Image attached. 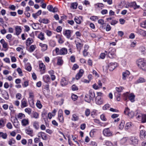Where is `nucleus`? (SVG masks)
<instances>
[{
	"label": "nucleus",
	"mask_w": 146,
	"mask_h": 146,
	"mask_svg": "<svg viewBox=\"0 0 146 146\" xmlns=\"http://www.w3.org/2000/svg\"><path fill=\"white\" fill-rule=\"evenodd\" d=\"M138 67L143 70L146 72V61L143 59H139L136 62Z\"/></svg>",
	"instance_id": "nucleus-1"
},
{
	"label": "nucleus",
	"mask_w": 146,
	"mask_h": 146,
	"mask_svg": "<svg viewBox=\"0 0 146 146\" xmlns=\"http://www.w3.org/2000/svg\"><path fill=\"white\" fill-rule=\"evenodd\" d=\"M95 97V95L94 91L90 90L89 92V94H86L85 96V100L88 102H90L91 100Z\"/></svg>",
	"instance_id": "nucleus-2"
},
{
	"label": "nucleus",
	"mask_w": 146,
	"mask_h": 146,
	"mask_svg": "<svg viewBox=\"0 0 146 146\" xmlns=\"http://www.w3.org/2000/svg\"><path fill=\"white\" fill-rule=\"evenodd\" d=\"M56 53L57 54L65 55L67 53V50L65 48H62L60 49L58 48H56L55 49Z\"/></svg>",
	"instance_id": "nucleus-3"
},
{
	"label": "nucleus",
	"mask_w": 146,
	"mask_h": 146,
	"mask_svg": "<svg viewBox=\"0 0 146 146\" xmlns=\"http://www.w3.org/2000/svg\"><path fill=\"white\" fill-rule=\"evenodd\" d=\"M115 48H109L108 50V52L105 51V52L106 54H108V56L109 58H112L115 56Z\"/></svg>",
	"instance_id": "nucleus-4"
},
{
	"label": "nucleus",
	"mask_w": 146,
	"mask_h": 146,
	"mask_svg": "<svg viewBox=\"0 0 146 146\" xmlns=\"http://www.w3.org/2000/svg\"><path fill=\"white\" fill-rule=\"evenodd\" d=\"M103 133L104 135L106 137H111L113 135L112 132L110 131L109 128L104 129Z\"/></svg>",
	"instance_id": "nucleus-5"
},
{
	"label": "nucleus",
	"mask_w": 146,
	"mask_h": 146,
	"mask_svg": "<svg viewBox=\"0 0 146 146\" xmlns=\"http://www.w3.org/2000/svg\"><path fill=\"white\" fill-rule=\"evenodd\" d=\"M124 113L131 118L133 117L134 115L133 112L131 111L130 112V109L128 108H126L125 109Z\"/></svg>",
	"instance_id": "nucleus-6"
},
{
	"label": "nucleus",
	"mask_w": 146,
	"mask_h": 146,
	"mask_svg": "<svg viewBox=\"0 0 146 146\" xmlns=\"http://www.w3.org/2000/svg\"><path fill=\"white\" fill-rule=\"evenodd\" d=\"M130 141L131 142V144L135 146L137 145L138 140L137 137L135 136L132 137L131 138Z\"/></svg>",
	"instance_id": "nucleus-7"
},
{
	"label": "nucleus",
	"mask_w": 146,
	"mask_h": 146,
	"mask_svg": "<svg viewBox=\"0 0 146 146\" xmlns=\"http://www.w3.org/2000/svg\"><path fill=\"white\" fill-rule=\"evenodd\" d=\"M0 42L2 44L3 48L5 49L4 50L6 51L8 48V45L7 43L3 39H2L0 40Z\"/></svg>",
	"instance_id": "nucleus-8"
},
{
	"label": "nucleus",
	"mask_w": 146,
	"mask_h": 146,
	"mask_svg": "<svg viewBox=\"0 0 146 146\" xmlns=\"http://www.w3.org/2000/svg\"><path fill=\"white\" fill-rule=\"evenodd\" d=\"M117 66V63L111 62L109 63L108 66V68L110 71H113Z\"/></svg>",
	"instance_id": "nucleus-9"
},
{
	"label": "nucleus",
	"mask_w": 146,
	"mask_h": 146,
	"mask_svg": "<svg viewBox=\"0 0 146 146\" xmlns=\"http://www.w3.org/2000/svg\"><path fill=\"white\" fill-rule=\"evenodd\" d=\"M39 68L41 74H43L45 72L46 69L45 66L43 63L39 64Z\"/></svg>",
	"instance_id": "nucleus-10"
},
{
	"label": "nucleus",
	"mask_w": 146,
	"mask_h": 146,
	"mask_svg": "<svg viewBox=\"0 0 146 146\" xmlns=\"http://www.w3.org/2000/svg\"><path fill=\"white\" fill-rule=\"evenodd\" d=\"M84 72V71L82 69H80L76 76V79L77 80L80 79L82 76Z\"/></svg>",
	"instance_id": "nucleus-11"
},
{
	"label": "nucleus",
	"mask_w": 146,
	"mask_h": 146,
	"mask_svg": "<svg viewBox=\"0 0 146 146\" xmlns=\"http://www.w3.org/2000/svg\"><path fill=\"white\" fill-rule=\"evenodd\" d=\"M140 136L145 137L146 136V132L144 129V127L143 126H140Z\"/></svg>",
	"instance_id": "nucleus-12"
},
{
	"label": "nucleus",
	"mask_w": 146,
	"mask_h": 146,
	"mask_svg": "<svg viewBox=\"0 0 146 146\" xmlns=\"http://www.w3.org/2000/svg\"><path fill=\"white\" fill-rule=\"evenodd\" d=\"M47 9L50 11L54 13L57 12L58 11V9L57 7H55L53 8L52 5H49L47 7Z\"/></svg>",
	"instance_id": "nucleus-13"
},
{
	"label": "nucleus",
	"mask_w": 146,
	"mask_h": 146,
	"mask_svg": "<svg viewBox=\"0 0 146 146\" xmlns=\"http://www.w3.org/2000/svg\"><path fill=\"white\" fill-rule=\"evenodd\" d=\"M96 102L98 105H101L103 103V100L102 97L96 96Z\"/></svg>",
	"instance_id": "nucleus-14"
},
{
	"label": "nucleus",
	"mask_w": 146,
	"mask_h": 146,
	"mask_svg": "<svg viewBox=\"0 0 146 146\" xmlns=\"http://www.w3.org/2000/svg\"><path fill=\"white\" fill-rule=\"evenodd\" d=\"M130 74L128 70H126L123 72L122 79L123 80H125L127 78Z\"/></svg>",
	"instance_id": "nucleus-15"
},
{
	"label": "nucleus",
	"mask_w": 146,
	"mask_h": 146,
	"mask_svg": "<svg viewBox=\"0 0 146 146\" xmlns=\"http://www.w3.org/2000/svg\"><path fill=\"white\" fill-rule=\"evenodd\" d=\"M2 95L4 98L6 100H8L9 98V95L7 92L6 90L2 91Z\"/></svg>",
	"instance_id": "nucleus-16"
},
{
	"label": "nucleus",
	"mask_w": 146,
	"mask_h": 146,
	"mask_svg": "<svg viewBox=\"0 0 146 146\" xmlns=\"http://www.w3.org/2000/svg\"><path fill=\"white\" fill-rule=\"evenodd\" d=\"M63 34L68 38H69L71 36V31L69 30H66Z\"/></svg>",
	"instance_id": "nucleus-17"
},
{
	"label": "nucleus",
	"mask_w": 146,
	"mask_h": 146,
	"mask_svg": "<svg viewBox=\"0 0 146 146\" xmlns=\"http://www.w3.org/2000/svg\"><path fill=\"white\" fill-rule=\"evenodd\" d=\"M82 20V16H79V17L76 16L74 19V20L76 23L78 24L81 23Z\"/></svg>",
	"instance_id": "nucleus-18"
},
{
	"label": "nucleus",
	"mask_w": 146,
	"mask_h": 146,
	"mask_svg": "<svg viewBox=\"0 0 146 146\" xmlns=\"http://www.w3.org/2000/svg\"><path fill=\"white\" fill-rule=\"evenodd\" d=\"M15 31L16 32V35L18 36L21 33L22 29L20 26H17L15 27Z\"/></svg>",
	"instance_id": "nucleus-19"
},
{
	"label": "nucleus",
	"mask_w": 146,
	"mask_h": 146,
	"mask_svg": "<svg viewBox=\"0 0 146 146\" xmlns=\"http://www.w3.org/2000/svg\"><path fill=\"white\" fill-rule=\"evenodd\" d=\"M38 21L40 23L45 24H47L50 22V21L48 19L46 18H40Z\"/></svg>",
	"instance_id": "nucleus-20"
},
{
	"label": "nucleus",
	"mask_w": 146,
	"mask_h": 146,
	"mask_svg": "<svg viewBox=\"0 0 146 146\" xmlns=\"http://www.w3.org/2000/svg\"><path fill=\"white\" fill-rule=\"evenodd\" d=\"M39 46L42 48V51H45L47 50L48 46L47 44L40 43L39 44Z\"/></svg>",
	"instance_id": "nucleus-21"
},
{
	"label": "nucleus",
	"mask_w": 146,
	"mask_h": 146,
	"mask_svg": "<svg viewBox=\"0 0 146 146\" xmlns=\"http://www.w3.org/2000/svg\"><path fill=\"white\" fill-rule=\"evenodd\" d=\"M28 106L27 101L26 100L23 99L21 102V108H23L24 107H27Z\"/></svg>",
	"instance_id": "nucleus-22"
},
{
	"label": "nucleus",
	"mask_w": 146,
	"mask_h": 146,
	"mask_svg": "<svg viewBox=\"0 0 146 146\" xmlns=\"http://www.w3.org/2000/svg\"><path fill=\"white\" fill-rule=\"evenodd\" d=\"M68 81L66 78H62L60 81V84L62 86H66L67 84Z\"/></svg>",
	"instance_id": "nucleus-23"
},
{
	"label": "nucleus",
	"mask_w": 146,
	"mask_h": 146,
	"mask_svg": "<svg viewBox=\"0 0 146 146\" xmlns=\"http://www.w3.org/2000/svg\"><path fill=\"white\" fill-rule=\"evenodd\" d=\"M43 79L44 81L46 83H48L50 80V78L48 75L44 76L43 77Z\"/></svg>",
	"instance_id": "nucleus-24"
},
{
	"label": "nucleus",
	"mask_w": 146,
	"mask_h": 146,
	"mask_svg": "<svg viewBox=\"0 0 146 146\" xmlns=\"http://www.w3.org/2000/svg\"><path fill=\"white\" fill-rule=\"evenodd\" d=\"M62 112L61 110H59L58 111V117L59 120L61 122H63V117L61 113V112Z\"/></svg>",
	"instance_id": "nucleus-25"
},
{
	"label": "nucleus",
	"mask_w": 146,
	"mask_h": 146,
	"mask_svg": "<svg viewBox=\"0 0 146 146\" xmlns=\"http://www.w3.org/2000/svg\"><path fill=\"white\" fill-rule=\"evenodd\" d=\"M26 133L31 136H33V129L31 128H29L25 130Z\"/></svg>",
	"instance_id": "nucleus-26"
},
{
	"label": "nucleus",
	"mask_w": 146,
	"mask_h": 146,
	"mask_svg": "<svg viewBox=\"0 0 146 146\" xmlns=\"http://www.w3.org/2000/svg\"><path fill=\"white\" fill-rule=\"evenodd\" d=\"M33 40L31 38H28L26 41V44L27 46H29L33 42Z\"/></svg>",
	"instance_id": "nucleus-27"
},
{
	"label": "nucleus",
	"mask_w": 146,
	"mask_h": 146,
	"mask_svg": "<svg viewBox=\"0 0 146 146\" xmlns=\"http://www.w3.org/2000/svg\"><path fill=\"white\" fill-rule=\"evenodd\" d=\"M21 123L23 126H25L29 124V120L28 119H23L21 121Z\"/></svg>",
	"instance_id": "nucleus-28"
},
{
	"label": "nucleus",
	"mask_w": 146,
	"mask_h": 146,
	"mask_svg": "<svg viewBox=\"0 0 146 146\" xmlns=\"http://www.w3.org/2000/svg\"><path fill=\"white\" fill-rule=\"evenodd\" d=\"M40 133V134L43 140H46L47 139L48 137L44 133L41 132Z\"/></svg>",
	"instance_id": "nucleus-29"
},
{
	"label": "nucleus",
	"mask_w": 146,
	"mask_h": 146,
	"mask_svg": "<svg viewBox=\"0 0 146 146\" xmlns=\"http://www.w3.org/2000/svg\"><path fill=\"white\" fill-rule=\"evenodd\" d=\"M94 6L96 8H99L102 9V7H104L103 4L101 3H98L95 4H94Z\"/></svg>",
	"instance_id": "nucleus-30"
},
{
	"label": "nucleus",
	"mask_w": 146,
	"mask_h": 146,
	"mask_svg": "<svg viewBox=\"0 0 146 146\" xmlns=\"http://www.w3.org/2000/svg\"><path fill=\"white\" fill-rule=\"evenodd\" d=\"M76 46L77 49L79 51V52H80V50L83 47V45L81 43L79 42H77L76 43Z\"/></svg>",
	"instance_id": "nucleus-31"
},
{
	"label": "nucleus",
	"mask_w": 146,
	"mask_h": 146,
	"mask_svg": "<svg viewBox=\"0 0 146 146\" xmlns=\"http://www.w3.org/2000/svg\"><path fill=\"white\" fill-rule=\"evenodd\" d=\"M56 38L58 39V41L59 43L62 44L64 42V41L60 35H57L56 36Z\"/></svg>",
	"instance_id": "nucleus-32"
},
{
	"label": "nucleus",
	"mask_w": 146,
	"mask_h": 146,
	"mask_svg": "<svg viewBox=\"0 0 146 146\" xmlns=\"http://www.w3.org/2000/svg\"><path fill=\"white\" fill-rule=\"evenodd\" d=\"M135 96L132 93H131L129 95V100L131 102H133L135 101Z\"/></svg>",
	"instance_id": "nucleus-33"
},
{
	"label": "nucleus",
	"mask_w": 146,
	"mask_h": 146,
	"mask_svg": "<svg viewBox=\"0 0 146 146\" xmlns=\"http://www.w3.org/2000/svg\"><path fill=\"white\" fill-rule=\"evenodd\" d=\"M6 122L5 120L2 118L0 119V126L3 127L4 126Z\"/></svg>",
	"instance_id": "nucleus-34"
},
{
	"label": "nucleus",
	"mask_w": 146,
	"mask_h": 146,
	"mask_svg": "<svg viewBox=\"0 0 146 146\" xmlns=\"http://www.w3.org/2000/svg\"><path fill=\"white\" fill-rule=\"evenodd\" d=\"M38 37L41 40H43L45 39V38L44 37V33L41 32L38 35Z\"/></svg>",
	"instance_id": "nucleus-35"
},
{
	"label": "nucleus",
	"mask_w": 146,
	"mask_h": 146,
	"mask_svg": "<svg viewBox=\"0 0 146 146\" xmlns=\"http://www.w3.org/2000/svg\"><path fill=\"white\" fill-rule=\"evenodd\" d=\"M124 121L123 120H121L119 125V129L121 130L124 127Z\"/></svg>",
	"instance_id": "nucleus-36"
},
{
	"label": "nucleus",
	"mask_w": 146,
	"mask_h": 146,
	"mask_svg": "<svg viewBox=\"0 0 146 146\" xmlns=\"http://www.w3.org/2000/svg\"><path fill=\"white\" fill-rule=\"evenodd\" d=\"M7 134L6 133H4L3 132H0V137H2L3 139H6L7 137Z\"/></svg>",
	"instance_id": "nucleus-37"
},
{
	"label": "nucleus",
	"mask_w": 146,
	"mask_h": 146,
	"mask_svg": "<svg viewBox=\"0 0 146 146\" xmlns=\"http://www.w3.org/2000/svg\"><path fill=\"white\" fill-rule=\"evenodd\" d=\"M36 48V46L35 45H31L30 47L29 51L30 52H33Z\"/></svg>",
	"instance_id": "nucleus-38"
},
{
	"label": "nucleus",
	"mask_w": 146,
	"mask_h": 146,
	"mask_svg": "<svg viewBox=\"0 0 146 146\" xmlns=\"http://www.w3.org/2000/svg\"><path fill=\"white\" fill-rule=\"evenodd\" d=\"M79 119L78 116L76 114H74L72 115V121H77Z\"/></svg>",
	"instance_id": "nucleus-39"
},
{
	"label": "nucleus",
	"mask_w": 146,
	"mask_h": 146,
	"mask_svg": "<svg viewBox=\"0 0 146 146\" xmlns=\"http://www.w3.org/2000/svg\"><path fill=\"white\" fill-rule=\"evenodd\" d=\"M29 100L30 101H33L34 98V96L32 92H30L29 94Z\"/></svg>",
	"instance_id": "nucleus-40"
},
{
	"label": "nucleus",
	"mask_w": 146,
	"mask_h": 146,
	"mask_svg": "<svg viewBox=\"0 0 146 146\" xmlns=\"http://www.w3.org/2000/svg\"><path fill=\"white\" fill-rule=\"evenodd\" d=\"M140 121L142 123H145L146 122V115L143 114L141 117V120Z\"/></svg>",
	"instance_id": "nucleus-41"
},
{
	"label": "nucleus",
	"mask_w": 146,
	"mask_h": 146,
	"mask_svg": "<svg viewBox=\"0 0 146 146\" xmlns=\"http://www.w3.org/2000/svg\"><path fill=\"white\" fill-rule=\"evenodd\" d=\"M17 117L18 119H22L25 117V115L22 113H20L18 114Z\"/></svg>",
	"instance_id": "nucleus-42"
},
{
	"label": "nucleus",
	"mask_w": 146,
	"mask_h": 146,
	"mask_svg": "<svg viewBox=\"0 0 146 146\" xmlns=\"http://www.w3.org/2000/svg\"><path fill=\"white\" fill-rule=\"evenodd\" d=\"M36 105L37 107L39 109H41L42 107V105L41 104L40 101L39 100L37 101Z\"/></svg>",
	"instance_id": "nucleus-43"
},
{
	"label": "nucleus",
	"mask_w": 146,
	"mask_h": 146,
	"mask_svg": "<svg viewBox=\"0 0 146 146\" xmlns=\"http://www.w3.org/2000/svg\"><path fill=\"white\" fill-rule=\"evenodd\" d=\"M132 126L131 123L130 122H128L126 124L125 128V129H127Z\"/></svg>",
	"instance_id": "nucleus-44"
},
{
	"label": "nucleus",
	"mask_w": 146,
	"mask_h": 146,
	"mask_svg": "<svg viewBox=\"0 0 146 146\" xmlns=\"http://www.w3.org/2000/svg\"><path fill=\"white\" fill-rule=\"evenodd\" d=\"M33 126L36 129H38L39 128L38 122L37 121L34 122L33 124Z\"/></svg>",
	"instance_id": "nucleus-45"
},
{
	"label": "nucleus",
	"mask_w": 146,
	"mask_h": 146,
	"mask_svg": "<svg viewBox=\"0 0 146 146\" xmlns=\"http://www.w3.org/2000/svg\"><path fill=\"white\" fill-rule=\"evenodd\" d=\"M33 117L35 119H37L39 117V115L36 112H34L33 113Z\"/></svg>",
	"instance_id": "nucleus-46"
},
{
	"label": "nucleus",
	"mask_w": 146,
	"mask_h": 146,
	"mask_svg": "<svg viewBox=\"0 0 146 146\" xmlns=\"http://www.w3.org/2000/svg\"><path fill=\"white\" fill-rule=\"evenodd\" d=\"M49 44L51 46L54 47L56 45L55 42L53 40H51L50 41Z\"/></svg>",
	"instance_id": "nucleus-47"
},
{
	"label": "nucleus",
	"mask_w": 146,
	"mask_h": 146,
	"mask_svg": "<svg viewBox=\"0 0 146 146\" xmlns=\"http://www.w3.org/2000/svg\"><path fill=\"white\" fill-rule=\"evenodd\" d=\"M128 138L127 137L123 138L121 140V143L122 144L125 143L128 140Z\"/></svg>",
	"instance_id": "nucleus-48"
},
{
	"label": "nucleus",
	"mask_w": 146,
	"mask_h": 146,
	"mask_svg": "<svg viewBox=\"0 0 146 146\" xmlns=\"http://www.w3.org/2000/svg\"><path fill=\"white\" fill-rule=\"evenodd\" d=\"M63 61L61 58L59 57L58 59L57 64L59 65H61L63 63Z\"/></svg>",
	"instance_id": "nucleus-49"
},
{
	"label": "nucleus",
	"mask_w": 146,
	"mask_h": 146,
	"mask_svg": "<svg viewBox=\"0 0 146 146\" xmlns=\"http://www.w3.org/2000/svg\"><path fill=\"white\" fill-rule=\"evenodd\" d=\"M145 79L142 78H140L137 81V83H143L145 82Z\"/></svg>",
	"instance_id": "nucleus-50"
},
{
	"label": "nucleus",
	"mask_w": 146,
	"mask_h": 146,
	"mask_svg": "<svg viewBox=\"0 0 146 146\" xmlns=\"http://www.w3.org/2000/svg\"><path fill=\"white\" fill-rule=\"evenodd\" d=\"M15 143V141L13 138L10 139L8 143L10 145L14 144Z\"/></svg>",
	"instance_id": "nucleus-51"
},
{
	"label": "nucleus",
	"mask_w": 146,
	"mask_h": 146,
	"mask_svg": "<svg viewBox=\"0 0 146 146\" xmlns=\"http://www.w3.org/2000/svg\"><path fill=\"white\" fill-rule=\"evenodd\" d=\"M116 90L118 92H121L123 89L124 88L123 87H119L116 88Z\"/></svg>",
	"instance_id": "nucleus-52"
},
{
	"label": "nucleus",
	"mask_w": 146,
	"mask_h": 146,
	"mask_svg": "<svg viewBox=\"0 0 146 146\" xmlns=\"http://www.w3.org/2000/svg\"><path fill=\"white\" fill-rule=\"evenodd\" d=\"M78 3H73L71 4V7L73 9H76L78 6Z\"/></svg>",
	"instance_id": "nucleus-53"
},
{
	"label": "nucleus",
	"mask_w": 146,
	"mask_h": 146,
	"mask_svg": "<svg viewBox=\"0 0 146 146\" xmlns=\"http://www.w3.org/2000/svg\"><path fill=\"white\" fill-rule=\"evenodd\" d=\"M25 112L29 114H30L31 113V109L29 108L25 109Z\"/></svg>",
	"instance_id": "nucleus-54"
},
{
	"label": "nucleus",
	"mask_w": 146,
	"mask_h": 146,
	"mask_svg": "<svg viewBox=\"0 0 146 146\" xmlns=\"http://www.w3.org/2000/svg\"><path fill=\"white\" fill-rule=\"evenodd\" d=\"M98 22L99 24L103 26L104 25L106 24L104 23V20L102 19H100L98 21Z\"/></svg>",
	"instance_id": "nucleus-55"
},
{
	"label": "nucleus",
	"mask_w": 146,
	"mask_h": 146,
	"mask_svg": "<svg viewBox=\"0 0 146 146\" xmlns=\"http://www.w3.org/2000/svg\"><path fill=\"white\" fill-rule=\"evenodd\" d=\"M71 98L74 101H76L78 98L77 96L74 94H72L71 96Z\"/></svg>",
	"instance_id": "nucleus-56"
},
{
	"label": "nucleus",
	"mask_w": 146,
	"mask_h": 146,
	"mask_svg": "<svg viewBox=\"0 0 146 146\" xmlns=\"http://www.w3.org/2000/svg\"><path fill=\"white\" fill-rule=\"evenodd\" d=\"M105 144L107 146H113L112 143L110 141H106Z\"/></svg>",
	"instance_id": "nucleus-57"
},
{
	"label": "nucleus",
	"mask_w": 146,
	"mask_h": 146,
	"mask_svg": "<svg viewBox=\"0 0 146 146\" xmlns=\"http://www.w3.org/2000/svg\"><path fill=\"white\" fill-rule=\"evenodd\" d=\"M98 19V17L96 16H92L90 18V19L93 21H95Z\"/></svg>",
	"instance_id": "nucleus-58"
},
{
	"label": "nucleus",
	"mask_w": 146,
	"mask_h": 146,
	"mask_svg": "<svg viewBox=\"0 0 146 146\" xmlns=\"http://www.w3.org/2000/svg\"><path fill=\"white\" fill-rule=\"evenodd\" d=\"M90 110L89 109H87L85 111V114L86 116H88L90 113Z\"/></svg>",
	"instance_id": "nucleus-59"
},
{
	"label": "nucleus",
	"mask_w": 146,
	"mask_h": 146,
	"mask_svg": "<svg viewBox=\"0 0 146 146\" xmlns=\"http://www.w3.org/2000/svg\"><path fill=\"white\" fill-rule=\"evenodd\" d=\"M21 96L22 95L21 94L18 93L16 94V98L17 100H20L21 98Z\"/></svg>",
	"instance_id": "nucleus-60"
},
{
	"label": "nucleus",
	"mask_w": 146,
	"mask_h": 146,
	"mask_svg": "<svg viewBox=\"0 0 146 146\" xmlns=\"http://www.w3.org/2000/svg\"><path fill=\"white\" fill-rule=\"evenodd\" d=\"M141 26L143 28H146V20L142 22Z\"/></svg>",
	"instance_id": "nucleus-61"
},
{
	"label": "nucleus",
	"mask_w": 146,
	"mask_h": 146,
	"mask_svg": "<svg viewBox=\"0 0 146 146\" xmlns=\"http://www.w3.org/2000/svg\"><path fill=\"white\" fill-rule=\"evenodd\" d=\"M7 127L9 129H11L12 128V125L10 122L7 123L6 125Z\"/></svg>",
	"instance_id": "nucleus-62"
},
{
	"label": "nucleus",
	"mask_w": 146,
	"mask_h": 146,
	"mask_svg": "<svg viewBox=\"0 0 146 146\" xmlns=\"http://www.w3.org/2000/svg\"><path fill=\"white\" fill-rule=\"evenodd\" d=\"M45 33L47 36H50L52 35V33L51 31L47 30L46 32Z\"/></svg>",
	"instance_id": "nucleus-63"
},
{
	"label": "nucleus",
	"mask_w": 146,
	"mask_h": 146,
	"mask_svg": "<svg viewBox=\"0 0 146 146\" xmlns=\"http://www.w3.org/2000/svg\"><path fill=\"white\" fill-rule=\"evenodd\" d=\"M13 104L15 106H18L19 105L20 102L18 100H16L15 101L13 102Z\"/></svg>",
	"instance_id": "nucleus-64"
}]
</instances>
